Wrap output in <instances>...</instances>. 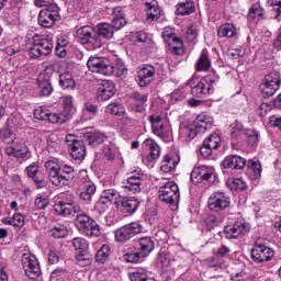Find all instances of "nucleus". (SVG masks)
<instances>
[{"instance_id": "nucleus-12", "label": "nucleus", "mask_w": 281, "mask_h": 281, "mask_svg": "<svg viewBox=\"0 0 281 281\" xmlns=\"http://www.w3.org/2000/svg\"><path fill=\"white\" fill-rule=\"evenodd\" d=\"M87 67L92 74H101L102 76H113V71H115L111 61L102 57H90Z\"/></svg>"}, {"instance_id": "nucleus-39", "label": "nucleus", "mask_w": 281, "mask_h": 281, "mask_svg": "<svg viewBox=\"0 0 281 281\" xmlns=\"http://www.w3.org/2000/svg\"><path fill=\"white\" fill-rule=\"evenodd\" d=\"M112 30H122L126 25V19L122 14L121 10H115L112 18V24H110Z\"/></svg>"}, {"instance_id": "nucleus-13", "label": "nucleus", "mask_w": 281, "mask_h": 281, "mask_svg": "<svg viewBox=\"0 0 281 281\" xmlns=\"http://www.w3.org/2000/svg\"><path fill=\"white\" fill-rule=\"evenodd\" d=\"M216 171L207 166L195 167L191 172V181L193 183H216Z\"/></svg>"}, {"instance_id": "nucleus-62", "label": "nucleus", "mask_w": 281, "mask_h": 281, "mask_svg": "<svg viewBox=\"0 0 281 281\" xmlns=\"http://www.w3.org/2000/svg\"><path fill=\"white\" fill-rule=\"evenodd\" d=\"M12 221H13V227H23V225H25V216H23V214H20V213L13 214Z\"/></svg>"}, {"instance_id": "nucleus-57", "label": "nucleus", "mask_w": 281, "mask_h": 281, "mask_svg": "<svg viewBox=\"0 0 281 281\" xmlns=\"http://www.w3.org/2000/svg\"><path fill=\"white\" fill-rule=\"evenodd\" d=\"M115 147L111 144L105 145L103 147V157H105V159H108V161H113V159H115Z\"/></svg>"}, {"instance_id": "nucleus-9", "label": "nucleus", "mask_w": 281, "mask_h": 281, "mask_svg": "<svg viewBox=\"0 0 281 281\" xmlns=\"http://www.w3.org/2000/svg\"><path fill=\"white\" fill-rule=\"evenodd\" d=\"M38 25L42 27H54L56 21H60V13L58 12V5L48 4L42 9L38 13Z\"/></svg>"}, {"instance_id": "nucleus-50", "label": "nucleus", "mask_w": 281, "mask_h": 281, "mask_svg": "<svg viewBox=\"0 0 281 281\" xmlns=\"http://www.w3.org/2000/svg\"><path fill=\"white\" fill-rule=\"evenodd\" d=\"M257 16H265V9L260 5V3L252 4L248 13V19L251 21H254V19Z\"/></svg>"}, {"instance_id": "nucleus-41", "label": "nucleus", "mask_w": 281, "mask_h": 281, "mask_svg": "<svg viewBox=\"0 0 281 281\" xmlns=\"http://www.w3.org/2000/svg\"><path fill=\"white\" fill-rule=\"evenodd\" d=\"M110 256H111V246L104 244L95 254V262H100V265H102L106 262V260H109Z\"/></svg>"}, {"instance_id": "nucleus-15", "label": "nucleus", "mask_w": 281, "mask_h": 281, "mask_svg": "<svg viewBox=\"0 0 281 281\" xmlns=\"http://www.w3.org/2000/svg\"><path fill=\"white\" fill-rule=\"evenodd\" d=\"M79 183L83 187L82 191L79 194L81 201L89 203L93 195L95 194V183L91 181L87 171L79 172Z\"/></svg>"}, {"instance_id": "nucleus-21", "label": "nucleus", "mask_w": 281, "mask_h": 281, "mask_svg": "<svg viewBox=\"0 0 281 281\" xmlns=\"http://www.w3.org/2000/svg\"><path fill=\"white\" fill-rule=\"evenodd\" d=\"M249 224L243 222H236L224 227V234L228 240H234L249 234Z\"/></svg>"}, {"instance_id": "nucleus-53", "label": "nucleus", "mask_w": 281, "mask_h": 281, "mask_svg": "<svg viewBox=\"0 0 281 281\" xmlns=\"http://www.w3.org/2000/svg\"><path fill=\"white\" fill-rule=\"evenodd\" d=\"M245 135L247 137V144L249 146H256V144H258L260 134L257 131L247 130Z\"/></svg>"}, {"instance_id": "nucleus-60", "label": "nucleus", "mask_w": 281, "mask_h": 281, "mask_svg": "<svg viewBox=\"0 0 281 281\" xmlns=\"http://www.w3.org/2000/svg\"><path fill=\"white\" fill-rule=\"evenodd\" d=\"M268 4L271 5L276 12L274 19L281 21V0H268Z\"/></svg>"}, {"instance_id": "nucleus-4", "label": "nucleus", "mask_w": 281, "mask_h": 281, "mask_svg": "<svg viewBox=\"0 0 281 281\" xmlns=\"http://www.w3.org/2000/svg\"><path fill=\"white\" fill-rule=\"evenodd\" d=\"M215 82L212 76H205L201 79L196 77H192L188 81V86L191 89V95L193 98H205V95H210L212 91V85Z\"/></svg>"}, {"instance_id": "nucleus-35", "label": "nucleus", "mask_w": 281, "mask_h": 281, "mask_svg": "<svg viewBox=\"0 0 281 281\" xmlns=\"http://www.w3.org/2000/svg\"><path fill=\"white\" fill-rule=\"evenodd\" d=\"M120 198V192L115 189H105L101 192L99 203L102 205H106V203H113V201H117Z\"/></svg>"}, {"instance_id": "nucleus-19", "label": "nucleus", "mask_w": 281, "mask_h": 281, "mask_svg": "<svg viewBox=\"0 0 281 281\" xmlns=\"http://www.w3.org/2000/svg\"><path fill=\"white\" fill-rule=\"evenodd\" d=\"M76 36L81 45H88L90 49H98V45L94 44L95 41V27L90 25L81 26L77 30Z\"/></svg>"}, {"instance_id": "nucleus-64", "label": "nucleus", "mask_w": 281, "mask_h": 281, "mask_svg": "<svg viewBox=\"0 0 281 281\" xmlns=\"http://www.w3.org/2000/svg\"><path fill=\"white\" fill-rule=\"evenodd\" d=\"M158 262H160L162 267H170V255L168 252H160Z\"/></svg>"}, {"instance_id": "nucleus-63", "label": "nucleus", "mask_w": 281, "mask_h": 281, "mask_svg": "<svg viewBox=\"0 0 281 281\" xmlns=\"http://www.w3.org/2000/svg\"><path fill=\"white\" fill-rule=\"evenodd\" d=\"M63 104H64V109H65V113H66L65 115L67 117V115H69V113H71V109H74V98L65 97Z\"/></svg>"}, {"instance_id": "nucleus-25", "label": "nucleus", "mask_w": 281, "mask_h": 281, "mask_svg": "<svg viewBox=\"0 0 281 281\" xmlns=\"http://www.w3.org/2000/svg\"><path fill=\"white\" fill-rule=\"evenodd\" d=\"M54 210L59 216H76L81 209L74 202L58 201L54 205Z\"/></svg>"}, {"instance_id": "nucleus-24", "label": "nucleus", "mask_w": 281, "mask_h": 281, "mask_svg": "<svg viewBox=\"0 0 281 281\" xmlns=\"http://www.w3.org/2000/svg\"><path fill=\"white\" fill-rule=\"evenodd\" d=\"M44 168L47 172L48 181H50L52 186H55V188H59L60 165H58L56 160H47L44 164Z\"/></svg>"}, {"instance_id": "nucleus-26", "label": "nucleus", "mask_w": 281, "mask_h": 281, "mask_svg": "<svg viewBox=\"0 0 281 281\" xmlns=\"http://www.w3.org/2000/svg\"><path fill=\"white\" fill-rule=\"evenodd\" d=\"M143 5L145 8L147 18L146 21L148 23H153V21H158L161 18V9L156 0H143Z\"/></svg>"}, {"instance_id": "nucleus-16", "label": "nucleus", "mask_w": 281, "mask_h": 281, "mask_svg": "<svg viewBox=\"0 0 281 281\" xmlns=\"http://www.w3.org/2000/svg\"><path fill=\"white\" fill-rule=\"evenodd\" d=\"M35 120H41L42 122H49L50 124H65L69 117L65 114L54 113L49 110L43 108H37L34 111Z\"/></svg>"}, {"instance_id": "nucleus-11", "label": "nucleus", "mask_w": 281, "mask_h": 281, "mask_svg": "<svg viewBox=\"0 0 281 281\" xmlns=\"http://www.w3.org/2000/svg\"><path fill=\"white\" fill-rule=\"evenodd\" d=\"M143 229L144 227L139 222H132L114 231L115 240L117 243H127L131 238H135L137 234H142Z\"/></svg>"}, {"instance_id": "nucleus-51", "label": "nucleus", "mask_w": 281, "mask_h": 281, "mask_svg": "<svg viewBox=\"0 0 281 281\" xmlns=\"http://www.w3.org/2000/svg\"><path fill=\"white\" fill-rule=\"evenodd\" d=\"M248 168L254 172V179H260L262 177V165L256 160L248 161Z\"/></svg>"}, {"instance_id": "nucleus-44", "label": "nucleus", "mask_w": 281, "mask_h": 281, "mask_svg": "<svg viewBox=\"0 0 281 281\" xmlns=\"http://www.w3.org/2000/svg\"><path fill=\"white\" fill-rule=\"evenodd\" d=\"M221 223H223V217L216 215H209L204 220V227L205 229H207V232H212V229H214V227H218Z\"/></svg>"}, {"instance_id": "nucleus-45", "label": "nucleus", "mask_w": 281, "mask_h": 281, "mask_svg": "<svg viewBox=\"0 0 281 281\" xmlns=\"http://www.w3.org/2000/svg\"><path fill=\"white\" fill-rule=\"evenodd\" d=\"M76 260L79 265V267H87V265H91V254H89V250H79L76 254Z\"/></svg>"}, {"instance_id": "nucleus-32", "label": "nucleus", "mask_w": 281, "mask_h": 281, "mask_svg": "<svg viewBox=\"0 0 281 281\" xmlns=\"http://www.w3.org/2000/svg\"><path fill=\"white\" fill-rule=\"evenodd\" d=\"M194 12H196V5L192 0H187L176 5V14L178 16H188V14H192Z\"/></svg>"}, {"instance_id": "nucleus-10", "label": "nucleus", "mask_w": 281, "mask_h": 281, "mask_svg": "<svg viewBox=\"0 0 281 281\" xmlns=\"http://www.w3.org/2000/svg\"><path fill=\"white\" fill-rule=\"evenodd\" d=\"M65 143L68 146L69 155L76 161H82V159L87 157V146L85 145V140L76 138V135L74 134H68L65 138Z\"/></svg>"}, {"instance_id": "nucleus-30", "label": "nucleus", "mask_w": 281, "mask_h": 281, "mask_svg": "<svg viewBox=\"0 0 281 281\" xmlns=\"http://www.w3.org/2000/svg\"><path fill=\"white\" fill-rule=\"evenodd\" d=\"M85 142H87L88 146H92L93 148H98L100 144H104L106 142V135L104 133L98 131L87 132L83 135Z\"/></svg>"}, {"instance_id": "nucleus-33", "label": "nucleus", "mask_w": 281, "mask_h": 281, "mask_svg": "<svg viewBox=\"0 0 281 281\" xmlns=\"http://www.w3.org/2000/svg\"><path fill=\"white\" fill-rule=\"evenodd\" d=\"M140 202L136 198L123 199L121 201L122 211L125 214H135L139 209Z\"/></svg>"}, {"instance_id": "nucleus-36", "label": "nucleus", "mask_w": 281, "mask_h": 281, "mask_svg": "<svg viewBox=\"0 0 281 281\" xmlns=\"http://www.w3.org/2000/svg\"><path fill=\"white\" fill-rule=\"evenodd\" d=\"M236 35V26L232 23L222 24L217 31L220 38H234Z\"/></svg>"}, {"instance_id": "nucleus-40", "label": "nucleus", "mask_w": 281, "mask_h": 281, "mask_svg": "<svg viewBox=\"0 0 281 281\" xmlns=\"http://www.w3.org/2000/svg\"><path fill=\"white\" fill-rule=\"evenodd\" d=\"M113 68H114V71L112 74H114L116 78H121V80H124V78L128 76V68L126 67V64H124V60L122 59H116V63L113 66Z\"/></svg>"}, {"instance_id": "nucleus-14", "label": "nucleus", "mask_w": 281, "mask_h": 281, "mask_svg": "<svg viewBox=\"0 0 281 281\" xmlns=\"http://www.w3.org/2000/svg\"><path fill=\"white\" fill-rule=\"evenodd\" d=\"M22 267L25 276L30 278V280H36V278L41 277V266L38 265V260L35 256L31 254H23Z\"/></svg>"}, {"instance_id": "nucleus-38", "label": "nucleus", "mask_w": 281, "mask_h": 281, "mask_svg": "<svg viewBox=\"0 0 281 281\" xmlns=\"http://www.w3.org/2000/svg\"><path fill=\"white\" fill-rule=\"evenodd\" d=\"M210 67H212V61L210 57H207V52L202 50L201 56L195 65L196 71H210Z\"/></svg>"}, {"instance_id": "nucleus-5", "label": "nucleus", "mask_w": 281, "mask_h": 281, "mask_svg": "<svg viewBox=\"0 0 281 281\" xmlns=\"http://www.w3.org/2000/svg\"><path fill=\"white\" fill-rule=\"evenodd\" d=\"M4 153L7 157L22 159L23 161H29V159H32V150L27 144H25V142L19 138H14L11 144L7 145Z\"/></svg>"}, {"instance_id": "nucleus-58", "label": "nucleus", "mask_w": 281, "mask_h": 281, "mask_svg": "<svg viewBox=\"0 0 281 281\" xmlns=\"http://www.w3.org/2000/svg\"><path fill=\"white\" fill-rule=\"evenodd\" d=\"M221 166L224 169L232 168L233 170H236V155L225 157Z\"/></svg>"}, {"instance_id": "nucleus-18", "label": "nucleus", "mask_w": 281, "mask_h": 281, "mask_svg": "<svg viewBox=\"0 0 281 281\" xmlns=\"http://www.w3.org/2000/svg\"><path fill=\"white\" fill-rule=\"evenodd\" d=\"M144 179V172L142 169H135L130 173V177L123 181L124 190L131 192L132 194H137L142 191V181Z\"/></svg>"}, {"instance_id": "nucleus-6", "label": "nucleus", "mask_w": 281, "mask_h": 281, "mask_svg": "<svg viewBox=\"0 0 281 281\" xmlns=\"http://www.w3.org/2000/svg\"><path fill=\"white\" fill-rule=\"evenodd\" d=\"M38 38V34H35L33 36L34 44L29 49V55L31 56V58H41V56H49V54H52V49H54V38Z\"/></svg>"}, {"instance_id": "nucleus-31", "label": "nucleus", "mask_w": 281, "mask_h": 281, "mask_svg": "<svg viewBox=\"0 0 281 281\" xmlns=\"http://www.w3.org/2000/svg\"><path fill=\"white\" fill-rule=\"evenodd\" d=\"M143 146L149 150L147 156V161L153 162L155 159H159L161 155V148L153 138H147L144 140Z\"/></svg>"}, {"instance_id": "nucleus-1", "label": "nucleus", "mask_w": 281, "mask_h": 281, "mask_svg": "<svg viewBox=\"0 0 281 281\" xmlns=\"http://www.w3.org/2000/svg\"><path fill=\"white\" fill-rule=\"evenodd\" d=\"M210 128H212V117L200 114L192 125L180 126L179 137H181L183 142H192L198 133H205V131Z\"/></svg>"}, {"instance_id": "nucleus-56", "label": "nucleus", "mask_w": 281, "mask_h": 281, "mask_svg": "<svg viewBox=\"0 0 281 281\" xmlns=\"http://www.w3.org/2000/svg\"><path fill=\"white\" fill-rule=\"evenodd\" d=\"M144 258L140 251H136V252H126L123 255V260H125V262H139V259Z\"/></svg>"}, {"instance_id": "nucleus-47", "label": "nucleus", "mask_w": 281, "mask_h": 281, "mask_svg": "<svg viewBox=\"0 0 281 281\" xmlns=\"http://www.w3.org/2000/svg\"><path fill=\"white\" fill-rule=\"evenodd\" d=\"M105 111L111 113V115H117L121 117V115H124V105L120 102H113L105 108Z\"/></svg>"}, {"instance_id": "nucleus-48", "label": "nucleus", "mask_w": 281, "mask_h": 281, "mask_svg": "<svg viewBox=\"0 0 281 281\" xmlns=\"http://www.w3.org/2000/svg\"><path fill=\"white\" fill-rule=\"evenodd\" d=\"M53 238H65L67 236V226L63 224H57L49 231Z\"/></svg>"}, {"instance_id": "nucleus-61", "label": "nucleus", "mask_w": 281, "mask_h": 281, "mask_svg": "<svg viewBox=\"0 0 281 281\" xmlns=\"http://www.w3.org/2000/svg\"><path fill=\"white\" fill-rule=\"evenodd\" d=\"M36 210H45L49 205V198L47 196H37L34 201Z\"/></svg>"}, {"instance_id": "nucleus-49", "label": "nucleus", "mask_w": 281, "mask_h": 281, "mask_svg": "<svg viewBox=\"0 0 281 281\" xmlns=\"http://www.w3.org/2000/svg\"><path fill=\"white\" fill-rule=\"evenodd\" d=\"M205 146H209L213 150H216L221 147V136L218 134H211L203 142Z\"/></svg>"}, {"instance_id": "nucleus-20", "label": "nucleus", "mask_w": 281, "mask_h": 281, "mask_svg": "<svg viewBox=\"0 0 281 281\" xmlns=\"http://www.w3.org/2000/svg\"><path fill=\"white\" fill-rule=\"evenodd\" d=\"M231 200L225 192H214L207 201L209 209L213 212H221L222 210H227L229 207Z\"/></svg>"}, {"instance_id": "nucleus-55", "label": "nucleus", "mask_w": 281, "mask_h": 281, "mask_svg": "<svg viewBox=\"0 0 281 281\" xmlns=\"http://www.w3.org/2000/svg\"><path fill=\"white\" fill-rule=\"evenodd\" d=\"M67 278V270L65 268H57L50 273L49 281H63Z\"/></svg>"}, {"instance_id": "nucleus-54", "label": "nucleus", "mask_w": 281, "mask_h": 281, "mask_svg": "<svg viewBox=\"0 0 281 281\" xmlns=\"http://www.w3.org/2000/svg\"><path fill=\"white\" fill-rule=\"evenodd\" d=\"M32 181H34L36 188L42 189V188H47V179L45 178V175L40 171V173L33 176Z\"/></svg>"}, {"instance_id": "nucleus-29", "label": "nucleus", "mask_w": 281, "mask_h": 281, "mask_svg": "<svg viewBox=\"0 0 281 281\" xmlns=\"http://www.w3.org/2000/svg\"><path fill=\"white\" fill-rule=\"evenodd\" d=\"M76 178V169L69 165H61L59 172V188H65L69 186V182L74 181Z\"/></svg>"}, {"instance_id": "nucleus-22", "label": "nucleus", "mask_w": 281, "mask_h": 281, "mask_svg": "<svg viewBox=\"0 0 281 281\" xmlns=\"http://www.w3.org/2000/svg\"><path fill=\"white\" fill-rule=\"evenodd\" d=\"M276 256V251L265 245H255L251 249V259L254 262H269Z\"/></svg>"}, {"instance_id": "nucleus-42", "label": "nucleus", "mask_w": 281, "mask_h": 281, "mask_svg": "<svg viewBox=\"0 0 281 281\" xmlns=\"http://www.w3.org/2000/svg\"><path fill=\"white\" fill-rule=\"evenodd\" d=\"M177 160L172 158L170 155H166L164 160L161 161L160 170L161 172H172L175 168H177Z\"/></svg>"}, {"instance_id": "nucleus-46", "label": "nucleus", "mask_w": 281, "mask_h": 281, "mask_svg": "<svg viewBox=\"0 0 281 281\" xmlns=\"http://www.w3.org/2000/svg\"><path fill=\"white\" fill-rule=\"evenodd\" d=\"M227 186L234 192H243V190L247 189V184L240 178H233L228 180Z\"/></svg>"}, {"instance_id": "nucleus-43", "label": "nucleus", "mask_w": 281, "mask_h": 281, "mask_svg": "<svg viewBox=\"0 0 281 281\" xmlns=\"http://www.w3.org/2000/svg\"><path fill=\"white\" fill-rule=\"evenodd\" d=\"M131 281H155V278L148 276V271L144 269H138L130 273Z\"/></svg>"}, {"instance_id": "nucleus-23", "label": "nucleus", "mask_w": 281, "mask_h": 281, "mask_svg": "<svg viewBox=\"0 0 281 281\" xmlns=\"http://www.w3.org/2000/svg\"><path fill=\"white\" fill-rule=\"evenodd\" d=\"M115 95V83L111 80H103L99 83L97 89L98 102H105Z\"/></svg>"}, {"instance_id": "nucleus-34", "label": "nucleus", "mask_w": 281, "mask_h": 281, "mask_svg": "<svg viewBox=\"0 0 281 281\" xmlns=\"http://www.w3.org/2000/svg\"><path fill=\"white\" fill-rule=\"evenodd\" d=\"M139 244V251L143 258H146L154 249H155V241L150 237H142L138 239Z\"/></svg>"}, {"instance_id": "nucleus-27", "label": "nucleus", "mask_w": 281, "mask_h": 281, "mask_svg": "<svg viewBox=\"0 0 281 281\" xmlns=\"http://www.w3.org/2000/svg\"><path fill=\"white\" fill-rule=\"evenodd\" d=\"M36 80L38 95H41L42 98H47L52 95V93L54 92V86H52V80L49 79V76L45 74H40Z\"/></svg>"}, {"instance_id": "nucleus-28", "label": "nucleus", "mask_w": 281, "mask_h": 281, "mask_svg": "<svg viewBox=\"0 0 281 281\" xmlns=\"http://www.w3.org/2000/svg\"><path fill=\"white\" fill-rule=\"evenodd\" d=\"M156 69L151 65H144L142 69L138 70V86L148 87L153 82V77L155 76Z\"/></svg>"}, {"instance_id": "nucleus-17", "label": "nucleus", "mask_w": 281, "mask_h": 281, "mask_svg": "<svg viewBox=\"0 0 281 281\" xmlns=\"http://www.w3.org/2000/svg\"><path fill=\"white\" fill-rule=\"evenodd\" d=\"M95 40L93 43L97 45V49H100L106 41L113 38V26L109 23H100L94 27Z\"/></svg>"}, {"instance_id": "nucleus-59", "label": "nucleus", "mask_w": 281, "mask_h": 281, "mask_svg": "<svg viewBox=\"0 0 281 281\" xmlns=\"http://www.w3.org/2000/svg\"><path fill=\"white\" fill-rule=\"evenodd\" d=\"M41 167L38 166V162H32L25 168V172L30 179L33 177H36L41 172Z\"/></svg>"}, {"instance_id": "nucleus-2", "label": "nucleus", "mask_w": 281, "mask_h": 281, "mask_svg": "<svg viewBox=\"0 0 281 281\" xmlns=\"http://www.w3.org/2000/svg\"><path fill=\"white\" fill-rule=\"evenodd\" d=\"M75 225L79 232L88 236V238H98L101 234L100 224L95 222L89 214L80 212L76 215Z\"/></svg>"}, {"instance_id": "nucleus-8", "label": "nucleus", "mask_w": 281, "mask_h": 281, "mask_svg": "<svg viewBox=\"0 0 281 281\" xmlns=\"http://www.w3.org/2000/svg\"><path fill=\"white\" fill-rule=\"evenodd\" d=\"M280 72L272 71L266 75L265 80L260 83L259 90L262 94V98H271V95L276 94V91L280 89Z\"/></svg>"}, {"instance_id": "nucleus-3", "label": "nucleus", "mask_w": 281, "mask_h": 281, "mask_svg": "<svg viewBox=\"0 0 281 281\" xmlns=\"http://www.w3.org/2000/svg\"><path fill=\"white\" fill-rule=\"evenodd\" d=\"M158 199L161 203H166L169 207L177 210L179 207V201L181 199V193L179 192V186L169 181L158 189Z\"/></svg>"}, {"instance_id": "nucleus-37", "label": "nucleus", "mask_w": 281, "mask_h": 281, "mask_svg": "<svg viewBox=\"0 0 281 281\" xmlns=\"http://www.w3.org/2000/svg\"><path fill=\"white\" fill-rule=\"evenodd\" d=\"M59 85L61 89H76V80L71 72H64L59 76Z\"/></svg>"}, {"instance_id": "nucleus-7", "label": "nucleus", "mask_w": 281, "mask_h": 281, "mask_svg": "<svg viewBox=\"0 0 281 281\" xmlns=\"http://www.w3.org/2000/svg\"><path fill=\"white\" fill-rule=\"evenodd\" d=\"M148 120L154 135H157L160 139H168L170 136V125L164 120V112L157 111L149 115Z\"/></svg>"}, {"instance_id": "nucleus-52", "label": "nucleus", "mask_w": 281, "mask_h": 281, "mask_svg": "<svg viewBox=\"0 0 281 281\" xmlns=\"http://www.w3.org/2000/svg\"><path fill=\"white\" fill-rule=\"evenodd\" d=\"M72 247L76 251H82L89 249V241L82 237H76L72 239Z\"/></svg>"}]
</instances>
